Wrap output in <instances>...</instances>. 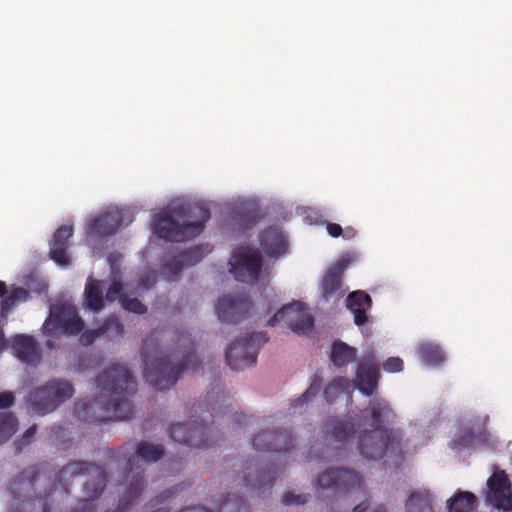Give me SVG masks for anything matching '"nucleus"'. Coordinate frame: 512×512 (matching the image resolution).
Here are the masks:
<instances>
[{"instance_id":"a19ab883","label":"nucleus","mask_w":512,"mask_h":512,"mask_svg":"<svg viewBox=\"0 0 512 512\" xmlns=\"http://www.w3.org/2000/svg\"><path fill=\"white\" fill-rule=\"evenodd\" d=\"M123 297H126L123 294V284L119 279L114 278L107 288L105 298L109 302H114L116 300L121 302Z\"/></svg>"},{"instance_id":"09e8293b","label":"nucleus","mask_w":512,"mask_h":512,"mask_svg":"<svg viewBox=\"0 0 512 512\" xmlns=\"http://www.w3.org/2000/svg\"><path fill=\"white\" fill-rule=\"evenodd\" d=\"M324 223L326 225V230L331 237L338 238L342 235L343 228L339 224L328 221H325Z\"/></svg>"},{"instance_id":"13d9d810","label":"nucleus","mask_w":512,"mask_h":512,"mask_svg":"<svg viewBox=\"0 0 512 512\" xmlns=\"http://www.w3.org/2000/svg\"><path fill=\"white\" fill-rule=\"evenodd\" d=\"M141 285H142L144 288H148L151 284H150V283H144V281L142 280Z\"/></svg>"},{"instance_id":"864d4df0","label":"nucleus","mask_w":512,"mask_h":512,"mask_svg":"<svg viewBox=\"0 0 512 512\" xmlns=\"http://www.w3.org/2000/svg\"><path fill=\"white\" fill-rule=\"evenodd\" d=\"M342 235L345 239H353L357 235V231L353 227L348 226L343 229Z\"/></svg>"},{"instance_id":"bb28decb","label":"nucleus","mask_w":512,"mask_h":512,"mask_svg":"<svg viewBox=\"0 0 512 512\" xmlns=\"http://www.w3.org/2000/svg\"><path fill=\"white\" fill-rule=\"evenodd\" d=\"M229 396L224 392L223 387L217 385L206 395L207 413H209L211 422L215 423L223 418L230 411V404L227 403Z\"/></svg>"},{"instance_id":"4468645a","label":"nucleus","mask_w":512,"mask_h":512,"mask_svg":"<svg viewBox=\"0 0 512 512\" xmlns=\"http://www.w3.org/2000/svg\"><path fill=\"white\" fill-rule=\"evenodd\" d=\"M319 489L331 490L333 494L340 495L362 488L363 481L361 477L347 469H329L322 472L316 480Z\"/></svg>"},{"instance_id":"79ce46f5","label":"nucleus","mask_w":512,"mask_h":512,"mask_svg":"<svg viewBox=\"0 0 512 512\" xmlns=\"http://www.w3.org/2000/svg\"><path fill=\"white\" fill-rule=\"evenodd\" d=\"M121 306L128 312L138 315H143L147 312V307L137 298L123 297L121 299Z\"/></svg>"},{"instance_id":"ea45409f","label":"nucleus","mask_w":512,"mask_h":512,"mask_svg":"<svg viewBox=\"0 0 512 512\" xmlns=\"http://www.w3.org/2000/svg\"><path fill=\"white\" fill-rule=\"evenodd\" d=\"M186 268L184 263H183V259L181 258V256L178 254V255H175L173 256L163 267V270L164 272H167L170 277H171V280H175L179 273L184 269Z\"/></svg>"},{"instance_id":"4be33fe9","label":"nucleus","mask_w":512,"mask_h":512,"mask_svg":"<svg viewBox=\"0 0 512 512\" xmlns=\"http://www.w3.org/2000/svg\"><path fill=\"white\" fill-rule=\"evenodd\" d=\"M11 349L14 355L23 363L35 364L41 359L40 348L34 337L18 334L11 339Z\"/></svg>"},{"instance_id":"3c124183","label":"nucleus","mask_w":512,"mask_h":512,"mask_svg":"<svg viewBox=\"0 0 512 512\" xmlns=\"http://www.w3.org/2000/svg\"><path fill=\"white\" fill-rule=\"evenodd\" d=\"M230 420H231L232 426H236V425L241 426L242 424L247 423L248 417L243 413L235 412L234 414H232L230 416Z\"/></svg>"},{"instance_id":"4d7b16f0","label":"nucleus","mask_w":512,"mask_h":512,"mask_svg":"<svg viewBox=\"0 0 512 512\" xmlns=\"http://www.w3.org/2000/svg\"><path fill=\"white\" fill-rule=\"evenodd\" d=\"M45 345H46V347H47V348H49V349H55V343H54V341H53V340H47V341L45 342Z\"/></svg>"},{"instance_id":"473e14b6","label":"nucleus","mask_w":512,"mask_h":512,"mask_svg":"<svg viewBox=\"0 0 512 512\" xmlns=\"http://www.w3.org/2000/svg\"><path fill=\"white\" fill-rule=\"evenodd\" d=\"M478 507V498L469 491H458L447 500L448 512H473Z\"/></svg>"},{"instance_id":"39448f33","label":"nucleus","mask_w":512,"mask_h":512,"mask_svg":"<svg viewBox=\"0 0 512 512\" xmlns=\"http://www.w3.org/2000/svg\"><path fill=\"white\" fill-rule=\"evenodd\" d=\"M210 211L199 205H169L154 216L153 231L161 239L182 242L200 235Z\"/></svg>"},{"instance_id":"37998d69","label":"nucleus","mask_w":512,"mask_h":512,"mask_svg":"<svg viewBox=\"0 0 512 512\" xmlns=\"http://www.w3.org/2000/svg\"><path fill=\"white\" fill-rule=\"evenodd\" d=\"M309 497V494L296 495L292 492H287L282 497V503L286 506L305 504Z\"/></svg>"},{"instance_id":"5fc2aeb1","label":"nucleus","mask_w":512,"mask_h":512,"mask_svg":"<svg viewBox=\"0 0 512 512\" xmlns=\"http://www.w3.org/2000/svg\"><path fill=\"white\" fill-rule=\"evenodd\" d=\"M7 293V286L5 282L0 281V298L3 297Z\"/></svg>"},{"instance_id":"6e6d98bb","label":"nucleus","mask_w":512,"mask_h":512,"mask_svg":"<svg viewBox=\"0 0 512 512\" xmlns=\"http://www.w3.org/2000/svg\"><path fill=\"white\" fill-rule=\"evenodd\" d=\"M5 348H6V341L4 339L2 330L0 329V351L4 350Z\"/></svg>"},{"instance_id":"680f3d73","label":"nucleus","mask_w":512,"mask_h":512,"mask_svg":"<svg viewBox=\"0 0 512 512\" xmlns=\"http://www.w3.org/2000/svg\"><path fill=\"white\" fill-rule=\"evenodd\" d=\"M240 219H243V216H240ZM243 223H245V216H244Z\"/></svg>"},{"instance_id":"f3484780","label":"nucleus","mask_w":512,"mask_h":512,"mask_svg":"<svg viewBox=\"0 0 512 512\" xmlns=\"http://www.w3.org/2000/svg\"><path fill=\"white\" fill-rule=\"evenodd\" d=\"M252 444L257 451L288 452L294 448V436L288 430H263Z\"/></svg>"},{"instance_id":"2f4dec72","label":"nucleus","mask_w":512,"mask_h":512,"mask_svg":"<svg viewBox=\"0 0 512 512\" xmlns=\"http://www.w3.org/2000/svg\"><path fill=\"white\" fill-rule=\"evenodd\" d=\"M433 497L429 490L418 489L410 493L405 502L406 512H434Z\"/></svg>"},{"instance_id":"c03bdc74","label":"nucleus","mask_w":512,"mask_h":512,"mask_svg":"<svg viewBox=\"0 0 512 512\" xmlns=\"http://www.w3.org/2000/svg\"><path fill=\"white\" fill-rule=\"evenodd\" d=\"M388 373H398L404 368V362L400 357H389L382 365Z\"/></svg>"},{"instance_id":"4c0bfd02","label":"nucleus","mask_w":512,"mask_h":512,"mask_svg":"<svg viewBox=\"0 0 512 512\" xmlns=\"http://www.w3.org/2000/svg\"><path fill=\"white\" fill-rule=\"evenodd\" d=\"M205 252H210V249H208V247L194 246L180 252L179 255L183 259L185 267H191L202 260Z\"/></svg>"},{"instance_id":"f257e3e1","label":"nucleus","mask_w":512,"mask_h":512,"mask_svg":"<svg viewBox=\"0 0 512 512\" xmlns=\"http://www.w3.org/2000/svg\"><path fill=\"white\" fill-rule=\"evenodd\" d=\"M47 470L48 464L42 463L23 470L13 479L9 486L12 498L9 512H34L37 504L42 512H50V498L57 490V483L62 492L68 493L72 482L83 475L92 476L83 486L86 498L79 499L71 512H96L94 501L103 494L108 481L107 473L100 466L83 460L70 461L58 471L53 483L45 477Z\"/></svg>"},{"instance_id":"b1692460","label":"nucleus","mask_w":512,"mask_h":512,"mask_svg":"<svg viewBox=\"0 0 512 512\" xmlns=\"http://www.w3.org/2000/svg\"><path fill=\"white\" fill-rule=\"evenodd\" d=\"M260 246L267 256L278 258L286 253L288 243L282 230L278 227L271 226L265 229L261 234Z\"/></svg>"},{"instance_id":"052dcab7","label":"nucleus","mask_w":512,"mask_h":512,"mask_svg":"<svg viewBox=\"0 0 512 512\" xmlns=\"http://www.w3.org/2000/svg\"><path fill=\"white\" fill-rule=\"evenodd\" d=\"M83 406H84V409L86 410L87 408H89L90 404L89 403H84Z\"/></svg>"},{"instance_id":"7c9ffc66","label":"nucleus","mask_w":512,"mask_h":512,"mask_svg":"<svg viewBox=\"0 0 512 512\" xmlns=\"http://www.w3.org/2000/svg\"><path fill=\"white\" fill-rule=\"evenodd\" d=\"M357 358V349L347 343L336 340L333 342L330 352V360L337 368H342L352 363Z\"/></svg>"},{"instance_id":"c9c22d12","label":"nucleus","mask_w":512,"mask_h":512,"mask_svg":"<svg viewBox=\"0 0 512 512\" xmlns=\"http://www.w3.org/2000/svg\"><path fill=\"white\" fill-rule=\"evenodd\" d=\"M18 420L12 413H0V444L9 440L17 431Z\"/></svg>"},{"instance_id":"aec40b11","label":"nucleus","mask_w":512,"mask_h":512,"mask_svg":"<svg viewBox=\"0 0 512 512\" xmlns=\"http://www.w3.org/2000/svg\"><path fill=\"white\" fill-rule=\"evenodd\" d=\"M380 370L378 364L374 361V356L365 357L356 371L355 383L361 393L371 396L377 389Z\"/></svg>"},{"instance_id":"0eeeda50","label":"nucleus","mask_w":512,"mask_h":512,"mask_svg":"<svg viewBox=\"0 0 512 512\" xmlns=\"http://www.w3.org/2000/svg\"><path fill=\"white\" fill-rule=\"evenodd\" d=\"M74 392L72 384L68 381L54 379L32 390L28 401L34 413L45 415L70 399Z\"/></svg>"},{"instance_id":"c85d7f7f","label":"nucleus","mask_w":512,"mask_h":512,"mask_svg":"<svg viewBox=\"0 0 512 512\" xmlns=\"http://www.w3.org/2000/svg\"><path fill=\"white\" fill-rule=\"evenodd\" d=\"M324 429L339 444L348 443L356 433L351 417L332 418L325 424Z\"/></svg>"},{"instance_id":"bf43d9fd","label":"nucleus","mask_w":512,"mask_h":512,"mask_svg":"<svg viewBox=\"0 0 512 512\" xmlns=\"http://www.w3.org/2000/svg\"><path fill=\"white\" fill-rule=\"evenodd\" d=\"M150 278H151V282L153 283V282H154V280H155L154 275H149V276L147 277V280H150Z\"/></svg>"},{"instance_id":"72a5a7b5","label":"nucleus","mask_w":512,"mask_h":512,"mask_svg":"<svg viewBox=\"0 0 512 512\" xmlns=\"http://www.w3.org/2000/svg\"><path fill=\"white\" fill-rule=\"evenodd\" d=\"M419 358L428 365L438 366L444 363L446 356L440 346L432 343H423L417 350Z\"/></svg>"},{"instance_id":"20e7f679","label":"nucleus","mask_w":512,"mask_h":512,"mask_svg":"<svg viewBox=\"0 0 512 512\" xmlns=\"http://www.w3.org/2000/svg\"><path fill=\"white\" fill-rule=\"evenodd\" d=\"M96 384L103 393H108L111 397V400L104 401L103 396L101 401L91 404L92 408L101 406L104 412L111 414L97 417L96 422L126 420L134 415L133 404L126 396L137 392V382L128 369L118 363L112 364L97 377Z\"/></svg>"},{"instance_id":"9b49d317","label":"nucleus","mask_w":512,"mask_h":512,"mask_svg":"<svg viewBox=\"0 0 512 512\" xmlns=\"http://www.w3.org/2000/svg\"><path fill=\"white\" fill-rule=\"evenodd\" d=\"M229 272L237 281L254 284L260 279L262 257L250 247L236 248L229 259Z\"/></svg>"},{"instance_id":"7ed1b4c3","label":"nucleus","mask_w":512,"mask_h":512,"mask_svg":"<svg viewBox=\"0 0 512 512\" xmlns=\"http://www.w3.org/2000/svg\"><path fill=\"white\" fill-rule=\"evenodd\" d=\"M371 423L369 430L360 431L357 448L360 454L371 460L382 459L386 456H400L403 434L399 429L385 428L391 424L396 414L389 403L382 398H374L369 403Z\"/></svg>"},{"instance_id":"f704fd0d","label":"nucleus","mask_w":512,"mask_h":512,"mask_svg":"<svg viewBox=\"0 0 512 512\" xmlns=\"http://www.w3.org/2000/svg\"><path fill=\"white\" fill-rule=\"evenodd\" d=\"M350 380L346 377L334 378L324 389L323 395L328 403H333L338 396L348 391Z\"/></svg>"},{"instance_id":"8fccbe9b","label":"nucleus","mask_w":512,"mask_h":512,"mask_svg":"<svg viewBox=\"0 0 512 512\" xmlns=\"http://www.w3.org/2000/svg\"><path fill=\"white\" fill-rule=\"evenodd\" d=\"M369 508V502L363 501L360 504L356 505L352 512H366ZM372 512H387L386 508L382 505L376 507Z\"/></svg>"},{"instance_id":"a211bd4d","label":"nucleus","mask_w":512,"mask_h":512,"mask_svg":"<svg viewBox=\"0 0 512 512\" xmlns=\"http://www.w3.org/2000/svg\"><path fill=\"white\" fill-rule=\"evenodd\" d=\"M347 265L348 262L341 259L328 268L320 284V294L323 299H339L344 295L345 291L342 289L343 274Z\"/></svg>"},{"instance_id":"9d476101","label":"nucleus","mask_w":512,"mask_h":512,"mask_svg":"<svg viewBox=\"0 0 512 512\" xmlns=\"http://www.w3.org/2000/svg\"><path fill=\"white\" fill-rule=\"evenodd\" d=\"M267 341L265 332L244 335L226 350L227 365L233 370H243L254 365L260 345Z\"/></svg>"},{"instance_id":"49530a36","label":"nucleus","mask_w":512,"mask_h":512,"mask_svg":"<svg viewBox=\"0 0 512 512\" xmlns=\"http://www.w3.org/2000/svg\"><path fill=\"white\" fill-rule=\"evenodd\" d=\"M182 489V485H177L171 489H169L168 491H165L164 493H162L160 496L156 497L155 499L151 500L150 501V505L152 508H155L157 507L159 504H162L165 502V500H167L168 498H170L171 496H174L175 494L178 493L179 490Z\"/></svg>"},{"instance_id":"393cba45","label":"nucleus","mask_w":512,"mask_h":512,"mask_svg":"<svg viewBox=\"0 0 512 512\" xmlns=\"http://www.w3.org/2000/svg\"><path fill=\"white\" fill-rule=\"evenodd\" d=\"M123 331V326L119 322L118 318L111 315L107 317L103 324L97 329H88L83 331L80 341L84 345H90L100 337H106L108 339L121 337L123 335Z\"/></svg>"},{"instance_id":"cd10ccee","label":"nucleus","mask_w":512,"mask_h":512,"mask_svg":"<svg viewBox=\"0 0 512 512\" xmlns=\"http://www.w3.org/2000/svg\"><path fill=\"white\" fill-rule=\"evenodd\" d=\"M104 282L88 277L84 293L83 305L92 312H100L105 306Z\"/></svg>"},{"instance_id":"423d86ee","label":"nucleus","mask_w":512,"mask_h":512,"mask_svg":"<svg viewBox=\"0 0 512 512\" xmlns=\"http://www.w3.org/2000/svg\"><path fill=\"white\" fill-rule=\"evenodd\" d=\"M133 443H125L114 454L117 462L127 460L124 475L128 482L125 494L121 497L116 512H125L141 495L145 486L144 469L140 459L147 462H156L162 458L165 449L161 444H152L142 441L137 445L136 451Z\"/></svg>"},{"instance_id":"de8ad7c7","label":"nucleus","mask_w":512,"mask_h":512,"mask_svg":"<svg viewBox=\"0 0 512 512\" xmlns=\"http://www.w3.org/2000/svg\"><path fill=\"white\" fill-rule=\"evenodd\" d=\"M15 401L14 393L5 391L0 393V409H6L13 405Z\"/></svg>"},{"instance_id":"e433bc0d","label":"nucleus","mask_w":512,"mask_h":512,"mask_svg":"<svg viewBox=\"0 0 512 512\" xmlns=\"http://www.w3.org/2000/svg\"><path fill=\"white\" fill-rule=\"evenodd\" d=\"M322 388V378L315 376L308 387V389L305 391V393L299 397L298 399L294 400L291 403V409H293V412L295 413V410L297 408H302L303 405L307 404L311 399L316 397L318 393L320 392Z\"/></svg>"},{"instance_id":"c756f323","label":"nucleus","mask_w":512,"mask_h":512,"mask_svg":"<svg viewBox=\"0 0 512 512\" xmlns=\"http://www.w3.org/2000/svg\"><path fill=\"white\" fill-rule=\"evenodd\" d=\"M486 420L487 418L483 420L481 425L477 424L476 427L472 425L457 433L452 441V448H468L476 441L479 443L486 442L488 440L485 430Z\"/></svg>"},{"instance_id":"dca6fc26","label":"nucleus","mask_w":512,"mask_h":512,"mask_svg":"<svg viewBox=\"0 0 512 512\" xmlns=\"http://www.w3.org/2000/svg\"><path fill=\"white\" fill-rule=\"evenodd\" d=\"M252 303L245 292L223 295L216 306L220 321L239 323L246 319L251 311Z\"/></svg>"},{"instance_id":"f03ea898","label":"nucleus","mask_w":512,"mask_h":512,"mask_svg":"<svg viewBox=\"0 0 512 512\" xmlns=\"http://www.w3.org/2000/svg\"><path fill=\"white\" fill-rule=\"evenodd\" d=\"M151 339L144 341L142 358L144 362L143 376L149 385L156 390H165L174 386L184 371L196 370L200 360L195 354L194 341L191 334L182 330L178 333L176 349L170 356L158 357L150 351Z\"/></svg>"},{"instance_id":"a18cd8bd","label":"nucleus","mask_w":512,"mask_h":512,"mask_svg":"<svg viewBox=\"0 0 512 512\" xmlns=\"http://www.w3.org/2000/svg\"><path fill=\"white\" fill-rule=\"evenodd\" d=\"M36 431H37V426L32 425L24 432L22 438L15 442L17 452H20L25 445L30 443L31 439L35 436Z\"/></svg>"},{"instance_id":"a878e982","label":"nucleus","mask_w":512,"mask_h":512,"mask_svg":"<svg viewBox=\"0 0 512 512\" xmlns=\"http://www.w3.org/2000/svg\"><path fill=\"white\" fill-rule=\"evenodd\" d=\"M346 305L353 313L354 323L357 326H362L367 323V311L372 306V299L367 292L363 290L351 292L346 298Z\"/></svg>"},{"instance_id":"58836bf2","label":"nucleus","mask_w":512,"mask_h":512,"mask_svg":"<svg viewBox=\"0 0 512 512\" xmlns=\"http://www.w3.org/2000/svg\"><path fill=\"white\" fill-rule=\"evenodd\" d=\"M29 297V292L22 287L14 288L11 293L2 300L1 312L7 313L18 301H25Z\"/></svg>"},{"instance_id":"6e6552de","label":"nucleus","mask_w":512,"mask_h":512,"mask_svg":"<svg viewBox=\"0 0 512 512\" xmlns=\"http://www.w3.org/2000/svg\"><path fill=\"white\" fill-rule=\"evenodd\" d=\"M83 328L84 321L79 317L75 306L62 303L51 307L42 331L46 336L56 337L59 334L78 335Z\"/></svg>"},{"instance_id":"ddd939ff","label":"nucleus","mask_w":512,"mask_h":512,"mask_svg":"<svg viewBox=\"0 0 512 512\" xmlns=\"http://www.w3.org/2000/svg\"><path fill=\"white\" fill-rule=\"evenodd\" d=\"M485 502L499 511H512V485L504 470L497 469L488 478Z\"/></svg>"},{"instance_id":"6ab92c4d","label":"nucleus","mask_w":512,"mask_h":512,"mask_svg":"<svg viewBox=\"0 0 512 512\" xmlns=\"http://www.w3.org/2000/svg\"><path fill=\"white\" fill-rule=\"evenodd\" d=\"M121 223L122 215L119 210L105 211L89 221L87 235L100 238L111 236L116 232Z\"/></svg>"},{"instance_id":"603ef678","label":"nucleus","mask_w":512,"mask_h":512,"mask_svg":"<svg viewBox=\"0 0 512 512\" xmlns=\"http://www.w3.org/2000/svg\"><path fill=\"white\" fill-rule=\"evenodd\" d=\"M256 223V217L253 214L247 213L245 215V223L241 224L240 229L243 231H246L250 229L252 226H254Z\"/></svg>"},{"instance_id":"1a4fd4ad","label":"nucleus","mask_w":512,"mask_h":512,"mask_svg":"<svg viewBox=\"0 0 512 512\" xmlns=\"http://www.w3.org/2000/svg\"><path fill=\"white\" fill-rule=\"evenodd\" d=\"M172 440L195 448L211 447L219 439V431L207 424L192 420L184 424H172L169 428Z\"/></svg>"},{"instance_id":"5701e85b","label":"nucleus","mask_w":512,"mask_h":512,"mask_svg":"<svg viewBox=\"0 0 512 512\" xmlns=\"http://www.w3.org/2000/svg\"><path fill=\"white\" fill-rule=\"evenodd\" d=\"M153 512H170V510L166 507H160ZM180 512H250V508L242 497L235 495L231 496L228 493L226 496L221 495L218 503L213 509H208L206 507L185 508Z\"/></svg>"},{"instance_id":"2eb2a0df","label":"nucleus","mask_w":512,"mask_h":512,"mask_svg":"<svg viewBox=\"0 0 512 512\" xmlns=\"http://www.w3.org/2000/svg\"><path fill=\"white\" fill-rule=\"evenodd\" d=\"M281 322L299 335L308 333L314 326L313 317L306 312L298 302L281 308L268 320L267 325L276 326Z\"/></svg>"},{"instance_id":"f8f14e48","label":"nucleus","mask_w":512,"mask_h":512,"mask_svg":"<svg viewBox=\"0 0 512 512\" xmlns=\"http://www.w3.org/2000/svg\"><path fill=\"white\" fill-rule=\"evenodd\" d=\"M282 471L278 465L270 464L263 467L258 460H250L246 462L240 480L248 491L260 494L271 489Z\"/></svg>"},{"instance_id":"412c9836","label":"nucleus","mask_w":512,"mask_h":512,"mask_svg":"<svg viewBox=\"0 0 512 512\" xmlns=\"http://www.w3.org/2000/svg\"><path fill=\"white\" fill-rule=\"evenodd\" d=\"M72 235L73 227L71 225H62L54 232L50 243L49 256L56 264L61 266L70 264L68 242Z\"/></svg>"}]
</instances>
